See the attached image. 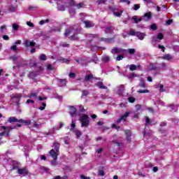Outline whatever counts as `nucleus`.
Listing matches in <instances>:
<instances>
[{
    "instance_id": "f257e3e1",
    "label": "nucleus",
    "mask_w": 179,
    "mask_h": 179,
    "mask_svg": "<svg viewBox=\"0 0 179 179\" xmlns=\"http://www.w3.org/2000/svg\"><path fill=\"white\" fill-rule=\"evenodd\" d=\"M78 33H80V28L71 27L66 29V32L64 33V37H68L69 34H72L70 36V38L71 40H78L76 34H78Z\"/></svg>"
},
{
    "instance_id": "f03ea898",
    "label": "nucleus",
    "mask_w": 179,
    "mask_h": 179,
    "mask_svg": "<svg viewBox=\"0 0 179 179\" xmlns=\"http://www.w3.org/2000/svg\"><path fill=\"white\" fill-rule=\"evenodd\" d=\"M150 19H152V13H145L143 17L138 19L136 15H134L132 17V20H134V23L136 24L139 23V22H142V20H144L145 22H148V20H150Z\"/></svg>"
},
{
    "instance_id": "7ed1b4c3",
    "label": "nucleus",
    "mask_w": 179,
    "mask_h": 179,
    "mask_svg": "<svg viewBox=\"0 0 179 179\" xmlns=\"http://www.w3.org/2000/svg\"><path fill=\"white\" fill-rule=\"evenodd\" d=\"M80 121L81 122L82 128H86L89 127V124H90L89 115L86 114L83 115V116L80 119Z\"/></svg>"
},
{
    "instance_id": "20e7f679",
    "label": "nucleus",
    "mask_w": 179,
    "mask_h": 179,
    "mask_svg": "<svg viewBox=\"0 0 179 179\" xmlns=\"http://www.w3.org/2000/svg\"><path fill=\"white\" fill-rule=\"evenodd\" d=\"M11 170H17V173L20 174L21 176H27L29 174V171L25 168L19 169L17 166H13Z\"/></svg>"
},
{
    "instance_id": "39448f33",
    "label": "nucleus",
    "mask_w": 179,
    "mask_h": 179,
    "mask_svg": "<svg viewBox=\"0 0 179 179\" xmlns=\"http://www.w3.org/2000/svg\"><path fill=\"white\" fill-rule=\"evenodd\" d=\"M127 50L122 49L121 48H113L111 50L112 54H122L123 52H126Z\"/></svg>"
},
{
    "instance_id": "423d86ee",
    "label": "nucleus",
    "mask_w": 179,
    "mask_h": 179,
    "mask_svg": "<svg viewBox=\"0 0 179 179\" xmlns=\"http://www.w3.org/2000/svg\"><path fill=\"white\" fill-rule=\"evenodd\" d=\"M69 114L71 117H76L78 115V110L75 106H69Z\"/></svg>"
},
{
    "instance_id": "0eeeda50",
    "label": "nucleus",
    "mask_w": 179,
    "mask_h": 179,
    "mask_svg": "<svg viewBox=\"0 0 179 179\" xmlns=\"http://www.w3.org/2000/svg\"><path fill=\"white\" fill-rule=\"evenodd\" d=\"M131 112H126L124 115H122L119 119L116 120L117 124H120L121 121H127V118L129 116Z\"/></svg>"
},
{
    "instance_id": "6e6552de",
    "label": "nucleus",
    "mask_w": 179,
    "mask_h": 179,
    "mask_svg": "<svg viewBox=\"0 0 179 179\" xmlns=\"http://www.w3.org/2000/svg\"><path fill=\"white\" fill-rule=\"evenodd\" d=\"M24 45L26 48H29V47H35L36 46V42H34V41H29V40H26L24 42Z\"/></svg>"
},
{
    "instance_id": "1a4fd4ad",
    "label": "nucleus",
    "mask_w": 179,
    "mask_h": 179,
    "mask_svg": "<svg viewBox=\"0 0 179 179\" xmlns=\"http://www.w3.org/2000/svg\"><path fill=\"white\" fill-rule=\"evenodd\" d=\"M75 61L77 62L78 65H81L83 66V65H87L89 64L90 62H87V60L84 59H76Z\"/></svg>"
},
{
    "instance_id": "9d476101",
    "label": "nucleus",
    "mask_w": 179,
    "mask_h": 179,
    "mask_svg": "<svg viewBox=\"0 0 179 179\" xmlns=\"http://www.w3.org/2000/svg\"><path fill=\"white\" fill-rule=\"evenodd\" d=\"M58 152H55V150H51L49 152L50 155L51 156V157H52L53 160H57V159H58Z\"/></svg>"
},
{
    "instance_id": "9b49d317",
    "label": "nucleus",
    "mask_w": 179,
    "mask_h": 179,
    "mask_svg": "<svg viewBox=\"0 0 179 179\" xmlns=\"http://www.w3.org/2000/svg\"><path fill=\"white\" fill-rule=\"evenodd\" d=\"M83 23L85 24V27L87 29H90V27H94V24L90 20H85Z\"/></svg>"
},
{
    "instance_id": "f8f14e48",
    "label": "nucleus",
    "mask_w": 179,
    "mask_h": 179,
    "mask_svg": "<svg viewBox=\"0 0 179 179\" xmlns=\"http://www.w3.org/2000/svg\"><path fill=\"white\" fill-rule=\"evenodd\" d=\"M58 62H61L62 64H69V59L64 58L62 57H59L57 58Z\"/></svg>"
},
{
    "instance_id": "ddd939ff",
    "label": "nucleus",
    "mask_w": 179,
    "mask_h": 179,
    "mask_svg": "<svg viewBox=\"0 0 179 179\" xmlns=\"http://www.w3.org/2000/svg\"><path fill=\"white\" fill-rule=\"evenodd\" d=\"M145 36H146L145 33H142L141 31H136V37H138V40H143V38H145Z\"/></svg>"
},
{
    "instance_id": "4468645a",
    "label": "nucleus",
    "mask_w": 179,
    "mask_h": 179,
    "mask_svg": "<svg viewBox=\"0 0 179 179\" xmlns=\"http://www.w3.org/2000/svg\"><path fill=\"white\" fill-rule=\"evenodd\" d=\"M93 79L97 80V78H94L93 74H88L85 76V81L89 82L93 80Z\"/></svg>"
},
{
    "instance_id": "2eb2a0df",
    "label": "nucleus",
    "mask_w": 179,
    "mask_h": 179,
    "mask_svg": "<svg viewBox=\"0 0 179 179\" xmlns=\"http://www.w3.org/2000/svg\"><path fill=\"white\" fill-rule=\"evenodd\" d=\"M105 33L106 34H113L114 33V27H106L105 29Z\"/></svg>"
},
{
    "instance_id": "dca6fc26",
    "label": "nucleus",
    "mask_w": 179,
    "mask_h": 179,
    "mask_svg": "<svg viewBox=\"0 0 179 179\" xmlns=\"http://www.w3.org/2000/svg\"><path fill=\"white\" fill-rule=\"evenodd\" d=\"M85 37H87L88 40H92V38H99V34H85Z\"/></svg>"
},
{
    "instance_id": "f3484780",
    "label": "nucleus",
    "mask_w": 179,
    "mask_h": 179,
    "mask_svg": "<svg viewBox=\"0 0 179 179\" xmlns=\"http://www.w3.org/2000/svg\"><path fill=\"white\" fill-rule=\"evenodd\" d=\"M1 129H3L4 131H6V136H10V134H9V132H10V129H12V127L2 126Z\"/></svg>"
},
{
    "instance_id": "a211bd4d",
    "label": "nucleus",
    "mask_w": 179,
    "mask_h": 179,
    "mask_svg": "<svg viewBox=\"0 0 179 179\" xmlns=\"http://www.w3.org/2000/svg\"><path fill=\"white\" fill-rule=\"evenodd\" d=\"M57 10H60L62 12L65 10V6H64V3L57 2Z\"/></svg>"
},
{
    "instance_id": "6ab92c4d",
    "label": "nucleus",
    "mask_w": 179,
    "mask_h": 179,
    "mask_svg": "<svg viewBox=\"0 0 179 179\" xmlns=\"http://www.w3.org/2000/svg\"><path fill=\"white\" fill-rule=\"evenodd\" d=\"M96 86H98V87H99V89H103V90H107V89H108V88L107 87V86H105V85L103 84V82H98V83H96Z\"/></svg>"
},
{
    "instance_id": "aec40b11",
    "label": "nucleus",
    "mask_w": 179,
    "mask_h": 179,
    "mask_svg": "<svg viewBox=\"0 0 179 179\" xmlns=\"http://www.w3.org/2000/svg\"><path fill=\"white\" fill-rule=\"evenodd\" d=\"M59 146H61V144L58 141H55L53 144V148L56 152H59Z\"/></svg>"
},
{
    "instance_id": "412c9836",
    "label": "nucleus",
    "mask_w": 179,
    "mask_h": 179,
    "mask_svg": "<svg viewBox=\"0 0 179 179\" xmlns=\"http://www.w3.org/2000/svg\"><path fill=\"white\" fill-rule=\"evenodd\" d=\"M148 125H153V124H152V120H150V118H149V117L145 116V128H146V127H148Z\"/></svg>"
},
{
    "instance_id": "4be33fe9",
    "label": "nucleus",
    "mask_w": 179,
    "mask_h": 179,
    "mask_svg": "<svg viewBox=\"0 0 179 179\" xmlns=\"http://www.w3.org/2000/svg\"><path fill=\"white\" fill-rule=\"evenodd\" d=\"M38 75V72L37 71H31L29 72V77L30 79H34V78H36Z\"/></svg>"
},
{
    "instance_id": "5701e85b",
    "label": "nucleus",
    "mask_w": 179,
    "mask_h": 179,
    "mask_svg": "<svg viewBox=\"0 0 179 179\" xmlns=\"http://www.w3.org/2000/svg\"><path fill=\"white\" fill-rule=\"evenodd\" d=\"M162 59H166V61H171V59H173V57L170 54H166L162 57Z\"/></svg>"
},
{
    "instance_id": "b1692460",
    "label": "nucleus",
    "mask_w": 179,
    "mask_h": 179,
    "mask_svg": "<svg viewBox=\"0 0 179 179\" xmlns=\"http://www.w3.org/2000/svg\"><path fill=\"white\" fill-rule=\"evenodd\" d=\"M19 122L21 124H25V125H30L31 124V120H24L23 119L19 120Z\"/></svg>"
},
{
    "instance_id": "393cba45",
    "label": "nucleus",
    "mask_w": 179,
    "mask_h": 179,
    "mask_svg": "<svg viewBox=\"0 0 179 179\" xmlns=\"http://www.w3.org/2000/svg\"><path fill=\"white\" fill-rule=\"evenodd\" d=\"M20 58V56H17L16 55H12L9 57L10 61H13V62H15V61H17Z\"/></svg>"
},
{
    "instance_id": "a878e982",
    "label": "nucleus",
    "mask_w": 179,
    "mask_h": 179,
    "mask_svg": "<svg viewBox=\"0 0 179 179\" xmlns=\"http://www.w3.org/2000/svg\"><path fill=\"white\" fill-rule=\"evenodd\" d=\"M8 122H19V120H17V118H16V117H10L8 118Z\"/></svg>"
},
{
    "instance_id": "bb28decb",
    "label": "nucleus",
    "mask_w": 179,
    "mask_h": 179,
    "mask_svg": "<svg viewBox=\"0 0 179 179\" xmlns=\"http://www.w3.org/2000/svg\"><path fill=\"white\" fill-rule=\"evenodd\" d=\"M138 86L140 87H142L143 89H145V87H146V84L145 83V81L143 80H140V83H138Z\"/></svg>"
},
{
    "instance_id": "cd10ccee",
    "label": "nucleus",
    "mask_w": 179,
    "mask_h": 179,
    "mask_svg": "<svg viewBox=\"0 0 179 179\" xmlns=\"http://www.w3.org/2000/svg\"><path fill=\"white\" fill-rule=\"evenodd\" d=\"M38 58L40 61H47V55L45 54H41Z\"/></svg>"
},
{
    "instance_id": "c85d7f7f",
    "label": "nucleus",
    "mask_w": 179,
    "mask_h": 179,
    "mask_svg": "<svg viewBox=\"0 0 179 179\" xmlns=\"http://www.w3.org/2000/svg\"><path fill=\"white\" fill-rule=\"evenodd\" d=\"M103 62H109L110 61V56L104 55L102 57Z\"/></svg>"
},
{
    "instance_id": "c756f323",
    "label": "nucleus",
    "mask_w": 179,
    "mask_h": 179,
    "mask_svg": "<svg viewBox=\"0 0 179 179\" xmlns=\"http://www.w3.org/2000/svg\"><path fill=\"white\" fill-rule=\"evenodd\" d=\"M76 6L77 9H80L81 8H85V3H78L76 4Z\"/></svg>"
},
{
    "instance_id": "7c9ffc66",
    "label": "nucleus",
    "mask_w": 179,
    "mask_h": 179,
    "mask_svg": "<svg viewBox=\"0 0 179 179\" xmlns=\"http://www.w3.org/2000/svg\"><path fill=\"white\" fill-rule=\"evenodd\" d=\"M105 43H108V44L114 43V38H106Z\"/></svg>"
},
{
    "instance_id": "2f4dec72",
    "label": "nucleus",
    "mask_w": 179,
    "mask_h": 179,
    "mask_svg": "<svg viewBox=\"0 0 179 179\" xmlns=\"http://www.w3.org/2000/svg\"><path fill=\"white\" fill-rule=\"evenodd\" d=\"M49 22H50L49 19H46L45 20H42L39 22V24L43 25V24H45V23H49Z\"/></svg>"
},
{
    "instance_id": "473e14b6",
    "label": "nucleus",
    "mask_w": 179,
    "mask_h": 179,
    "mask_svg": "<svg viewBox=\"0 0 179 179\" xmlns=\"http://www.w3.org/2000/svg\"><path fill=\"white\" fill-rule=\"evenodd\" d=\"M127 100H128L129 103H135L136 99L134 96H130L127 99Z\"/></svg>"
},
{
    "instance_id": "72a5a7b5",
    "label": "nucleus",
    "mask_w": 179,
    "mask_h": 179,
    "mask_svg": "<svg viewBox=\"0 0 179 179\" xmlns=\"http://www.w3.org/2000/svg\"><path fill=\"white\" fill-rule=\"evenodd\" d=\"M127 68H141V64H131V65H128L127 66Z\"/></svg>"
},
{
    "instance_id": "f704fd0d",
    "label": "nucleus",
    "mask_w": 179,
    "mask_h": 179,
    "mask_svg": "<svg viewBox=\"0 0 179 179\" xmlns=\"http://www.w3.org/2000/svg\"><path fill=\"white\" fill-rule=\"evenodd\" d=\"M135 49L131 48V49H128L127 52L130 55H134V54H135Z\"/></svg>"
},
{
    "instance_id": "c9c22d12",
    "label": "nucleus",
    "mask_w": 179,
    "mask_h": 179,
    "mask_svg": "<svg viewBox=\"0 0 179 179\" xmlns=\"http://www.w3.org/2000/svg\"><path fill=\"white\" fill-rule=\"evenodd\" d=\"M10 50H11L12 51L19 52V49L17 48L16 45H13V46H11Z\"/></svg>"
},
{
    "instance_id": "e433bc0d",
    "label": "nucleus",
    "mask_w": 179,
    "mask_h": 179,
    "mask_svg": "<svg viewBox=\"0 0 179 179\" xmlns=\"http://www.w3.org/2000/svg\"><path fill=\"white\" fill-rule=\"evenodd\" d=\"M149 90H139L137 91V93H140V94H142V93H149Z\"/></svg>"
},
{
    "instance_id": "4c0bfd02",
    "label": "nucleus",
    "mask_w": 179,
    "mask_h": 179,
    "mask_svg": "<svg viewBox=\"0 0 179 179\" xmlns=\"http://www.w3.org/2000/svg\"><path fill=\"white\" fill-rule=\"evenodd\" d=\"M29 99H31V97H34V99H37V93L34 92V93H31L30 95L28 96Z\"/></svg>"
},
{
    "instance_id": "58836bf2",
    "label": "nucleus",
    "mask_w": 179,
    "mask_h": 179,
    "mask_svg": "<svg viewBox=\"0 0 179 179\" xmlns=\"http://www.w3.org/2000/svg\"><path fill=\"white\" fill-rule=\"evenodd\" d=\"M8 10H10V12H16L17 9H16V6H10L8 8Z\"/></svg>"
},
{
    "instance_id": "ea45409f",
    "label": "nucleus",
    "mask_w": 179,
    "mask_h": 179,
    "mask_svg": "<svg viewBox=\"0 0 179 179\" xmlns=\"http://www.w3.org/2000/svg\"><path fill=\"white\" fill-rule=\"evenodd\" d=\"M112 142H113V143H114V145H117V146H118V148H121V146H122V143H121V142H117L115 141H113Z\"/></svg>"
},
{
    "instance_id": "a19ab883",
    "label": "nucleus",
    "mask_w": 179,
    "mask_h": 179,
    "mask_svg": "<svg viewBox=\"0 0 179 179\" xmlns=\"http://www.w3.org/2000/svg\"><path fill=\"white\" fill-rule=\"evenodd\" d=\"M124 58H125L124 55H118L116 58V61H121L122 59H124Z\"/></svg>"
},
{
    "instance_id": "79ce46f5",
    "label": "nucleus",
    "mask_w": 179,
    "mask_h": 179,
    "mask_svg": "<svg viewBox=\"0 0 179 179\" xmlns=\"http://www.w3.org/2000/svg\"><path fill=\"white\" fill-rule=\"evenodd\" d=\"M150 29L151 30H157V25H156V24H152L150 25Z\"/></svg>"
},
{
    "instance_id": "37998d69",
    "label": "nucleus",
    "mask_w": 179,
    "mask_h": 179,
    "mask_svg": "<svg viewBox=\"0 0 179 179\" xmlns=\"http://www.w3.org/2000/svg\"><path fill=\"white\" fill-rule=\"evenodd\" d=\"M135 107L136 111H141L142 110V106L141 104H137Z\"/></svg>"
},
{
    "instance_id": "c03bdc74",
    "label": "nucleus",
    "mask_w": 179,
    "mask_h": 179,
    "mask_svg": "<svg viewBox=\"0 0 179 179\" xmlns=\"http://www.w3.org/2000/svg\"><path fill=\"white\" fill-rule=\"evenodd\" d=\"M13 29L15 31H17V30L19 29V25H17V24H13Z\"/></svg>"
},
{
    "instance_id": "a18cd8bd",
    "label": "nucleus",
    "mask_w": 179,
    "mask_h": 179,
    "mask_svg": "<svg viewBox=\"0 0 179 179\" xmlns=\"http://www.w3.org/2000/svg\"><path fill=\"white\" fill-rule=\"evenodd\" d=\"M157 38H158V40H163L164 38V36L162 33L158 34Z\"/></svg>"
},
{
    "instance_id": "49530a36",
    "label": "nucleus",
    "mask_w": 179,
    "mask_h": 179,
    "mask_svg": "<svg viewBox=\"0 0 179 179\" xmlns=\"http://www.w3.org/2000/svg\"><path fill=\"white\" fill-rule=\"evenodd\" d=\"M76 136L77 138H80V136H82V131H76Z\"/></svg>"
},
{
    "instance_id": "de8ad7c7",
    "label": "nucleus",
    "mask_w": 179,
    "mask_h": 179,
    "mask_svg": "<svg viewBox=\"0 0 179 179\" xmlns=\"http://www.w3.org/2000/svg\"><path fill=\"white\" fill-rule=\"evenodd\" d=\"M91 62H94L95 64H97L99 62V58L97 57H94L92 59Z\"/></svg>"
},
{
    "instance_id": "09e8293b",
    "label": "nucleus",
    "mask_w": 179,
    "mask_h": 179,
    "mask_svg": "<svg viewBox=\"0 0 179 179\" xmlns=\"http://www.w3.org/2000/svg\"><path fill=\"white\" fill-rule=\"evenodd\" d=\"M69 78H71V79H73V78L76 77V74L75 73H69Z\"/></svg>"
},
{
    "instance_id": "8fccbe9b",
    "label": "nucleus",
    "mask_w": 179,
    "mask_h": 179,
    "mask_svg": "<svg viewBox=\"0 0 179 179\" xmlns=\"http://www.w3.org/2000/svg\"><path fill=\"white\" fill-rule=\"evenodd\" d=\"M130 36H136V31H134V29H131L129 31Z\"/></svg>"
},
{
    "instance_id": "3c124183",
    "label": "nucleus",
    "mask_w": 179,
    "mask_h": 179,
    "mask_svg": "<svg viewBox=\"0 0 179 179\" xmlns=\"http://www.w3.org/2000/svg\"><path fill=\"white\" fill-rule=\"evenodd\" d=\"M105 174L106 173H104V171L103 170H99V176H100L101 177H104Z\"/></svg>"
},
{
    "instance_id": "603ef678",
    "label": "nucleus",
    "mask_w": 179,
    "mask_h": 179,
    "mask_svg": "<svg viewBox=\"0 0 179 179\" xmlns=\"http://www.w3.org/2000/svg\"><path fill=\"white\" fill-rule=\"evenodd\" d=\"M133 78H136V74H135L134 73H131L129 76V79H133Z\"/></svg>"
},
{
    "instance_id": "864d4df0",
    "label": "nucleus",
    "mask_w": 179,
    "mask_h": 179,
    "mask_svg": "<svg viewBox=\"0 0 179 179\" xmlns=\"http://www.w3.org/2000/svg\"><path fill=\"white\" fill-rule=\"evenodd\" d=\"M164 85H161L159 86V92H160L161 93H163V92H166V90H164Z\"/></svg>"
},
{
    "instance_id": "5fc2aeb1",
    "label": "nucleus",
    "mask_w": 179,
    "mask_h": 179,
    "mask_svg": "<svg viewBox=\"0 0 179 179\" xmlns=\"http://www.w3.org/2000/svg\"><path fill=\"white\" fill-rule=\"evenodd\" d=\"M158 38H157V36H153L152 38V43H157V41H158Z\"/></svg>"
},
{
    "instance_id": "6e6d98bb",
    "label": "nucleus",
    "mask_w": 179,
    "mask_h": 179,
    "mask_svg": "<svg viewBox=\"0 0 179 179\" xmlns=\"http://www.w3.org/2000/svg\"><path fill=\"white\" fill-rule=\"evenodd\" d=\"M112 128H113L114 129H117L118 131L120 127L119 126H117V124H112Z\"/></svg>"
},
{
    "instance_id": "4d7b16f0",
    "label": "nucleus",
    "mask_w": 179,
    "mask_h": 179,
    "mask_svg": "<svg viewBox=\"0 0 179 179\" xmlns=\"http://www.w3.org/2000/svg\"><path fill=\"white\" fill-rule=\"evenodd\" d=\"M27 26H29V27H34V24H33V22H31L27 21Z\"/></svg>"
},
{
    "instance_id": "13d9d810",
    "label": "nucleus",
    "mask_w": 179,
    "mask_h": 179,
    "mask_svg": "<svg viewBox=\"0 0 179 179\" xmlns=\"http://www.w3.org/2000/svg\"><path fill=\"white\" fill-rule=\"evenodd\" d=\"M83 94H82V96L83 97V96H87L89 94V92L86 91V90H83Z\"/></svg>"
},
{
    "instance_id": "bf43d9fd",
    "label": "nucleus",
    "mask_w": 179,
    "mask_h": 179,
    "mask_svg": "<svg viewBox=\"0 0 179 179\" xmlns=\"http://www.w3.org/2000/svg\"><path fill=\"white\" fill-rule=\"evenodd\" d=\"M51 164L52 166H57L58 164V162H57V160L53 159L52 161H51Z\"/></svg>"
},
{
    "instance_id": "052dcab7",
    "label": "nucleus",
    "mask_w": 179,
    "mask_h": 179,
    "mask_svg": "<svg viewBox=\"0 0 179 179\" xmlns=\"http://www.w3.org/2000/svg\"><path fill=\"white\" fill-rule=\"evenodd\" d=\"M34 128H40V124H38L36 121L33 122Z\"/></svg>"
},
{
    "instance_id": "680f3d73",
    "label": "nucleus",
    "mask_w": 179,
    "mask_h": 179,
    "mask_svg": "<svg viewBox=\"0 0 179 179\" xmlns=\"http://www.w3.org/2000/svg\"><path fill=\"white\" fill-rule=\"evenodd\" d=\"M70 5L71 6H76V3H75L74 0H70Z\"/></svg>"
},
{
    "instance_id": "e2e57ef3",
    "label": "nucleus",
    "mask_w": 179,
    "mask_h": 179,
    "mask_svg": "<svg viewBox=\"0 0 179 179\" xmlns=\"http://www.w3.org/2000/svg\"><path fill=\"white\" fill-rule=\"evenodd\" d=\"M139 8H141V6L139 4H135L134 7V10H138V9H139Z\"/></svg>"
},
{
    "instance_id": "0e129e2a",
    "label": "nucleus",
    "mask_w": 179,
    "mask_h": 179,
    "mask_svg": "<svg viewBox=\"0 0 179 179\" xmlns=\"http://www.w3.org/2000/svg\"><path fill=\"white\" fill-rule=\"evenodd\" d=\"M80 113H85V108L83 106L80 105Z\"/></svg>"
},
{
    "instance_id": "69168bd1",
    "label": "nucleus",
    "mask_w": 179,
    "mask_h": 179,
    "mask_svg": "<svg viewBox=\"0 0 179 179\" xmlns=\"http://www.w3.org/2000/svg\"><path fill=\"white\" fill-rule=\"evenodd\" d=\"M158 48H159L160 50H162V52H164V50H165L164 46H163V45H158Z\"/></svg>"
},
{
    "instance_id": "338daca9",
    "label": "nucleus",
    "mask_w": 179,
    "mask_h": 179,
    "mask_svg": "<svg viewBox=\"0 0 179 179\" xmlns=\"http://www.w3.org/2000/svg\"><path fill=\"white\" fill-rule=\"evenodd\" d=\"M166 23V26H170V24L173 23V20H168Z\"/></svg>"
},
{
    "instance_id": "774afa93",
    "label": "nucleus",
    "mask_w": 179,
    "mask_h": 179,
    "mask_svg": "<svg viewBox=\"0 0 179 179\" xmlns=\"http://www.w3.org/2000/svg\"><path fill=\"white\" fill-rule=\"evenodd\" d=\"M80 178L81 179H90V177H86V176H85V175H80Z\"/></svg>"
}]
</instances>
